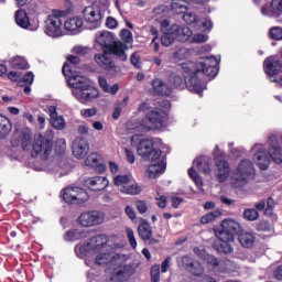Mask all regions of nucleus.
Returning a JSON list of instances; mask_svg holds the SVG:
<instances>
[{
  "label": "nucleus",
  "mask_w": 282,
  "mask_h": 282,
  "mask_svg": "<svg viewBox=\"0 0 282 282\" xmlns=\"http://www.w3.org/2000/svg\"><path fill=\"white\" fill-rule=\"evenodd\" d=\"M219 61L221 57L215 56L202 57L197 62L187 61L181 64L184 79L180 75H172L170 80L174 87L184 89L185 85L188 91L203 96L204 89H206L204 76L215 78L219 74Z\"/></svg>",
  "instance_id": "nucleus-1"
},
{
  "label": "nucleus",
  "mask_w": 282,
  "mask_h": 282,
  "mask_svg": "<svg viewBox=\"0 0 282 282\" xmlns=\"http://www.w3.org/2000/svg\"><path fill=\"white\" fill-rule=\"evenodd\" d=\"M111 238L107 235H97L84 242L75 246V254L78 259H84L85 265L96 269L107 268V265H116L120 261V254L111 248Z\"/></svg>",
  "instance_id": "nucleus-2"
},
{
  "label": "nucleus",
  "mask_w": 282,
  "mask_h": 282,
  "mask_svg": "<svg viewBox=\"0 0 282 282\" xmlns=\"http://www.w3.org/2000/svg\"><path fill=\"white\" fill-rule=\"evenodd\" d=\"M12 144H21L23 151H31L32 158H39L40 163L34 165L35 171H46V173H56L61 170L58 161L52 158L53 143L52 140L37 134L32 143V134L30 130H24L14 134Z\"/></svg>",
  "instance_id": "nucleus-3"
},
{
  "label": "nucleus",
  "mask_w": 282,
  "mask_h": 282,
  "mask_svg": "<svg viewBox=\"0 0 282 282\" xmlns=\"http://www.w3.org/2000/svg\"><path fill=\"white\" fill-rule=\"evenodd\" d=\"M80 63V57L70 55L68 56V62L64 64L62 72L66 78V83L72 89V95L78 102L82 105H87L91 100L98 98L99 93L96 87H93L91 80L83 75H79L78 72L74 70V65Z\"/></svg>",
  "instance_id": "nucleus-4"
},
{
  "label": "nucleus",
  "mask_w": 282,
  "mask_h": 282,
  "mask_svg": "<svg viewBox=\"0 0 282 282\" xmlns=\"http://www.w3.org/2000/svg\"><path fill=\"white\" fill-rule=\"evenodd\" d=\"M132 147H137V153L143 160L154 162L148 167V176L151 180L160 177L166 171V160L160 159L164 143L160 139H147L142 134H134L131 138Z\"/></svg>",
  "instance_id": "nucleus-5"
},
{
  "label": "nucleus",
  "mask_w": 282,
  "mask_h": 282,
  "mask_svg": "<svg viewBox=\"0 0 282 282\" xmlns=\"http://www.w3.org/2000/svg\"><path fill=\"white\" fill-rule=\"evenodd\" d=\"M138 111L145 113V118L129 120L127 122V129L130 133H147V131L162 129L169 118V113H166V111L151 107L150 101L141 102Z\"/></svg>",
  "instance_id": "nucleus-6"
},
{
  "label": "nucleus",
  "mask_w": 282,
  "mask_h": 282,
  "mask_svg": "<svg viewBox=\"0 0 282 282\" xmlns=\"http://www.w3.org/2000/svg\"><path fill=\"white\" fill-rule=\"evenodd\" d=\"M216 239L215 248L217 252L230 254L232 252V243H235V235L241 232V225L234 219L223 220L220 228L214 230Z\"/></svg>",
  "instance_id": "nucleus-7"
},
{
  "label": "nucleus",
  "mask_w": 282,
  "mask_h": 282,
  "mask_svg": "<svg viewBox=\"0 0 282 282\" xmlns=\"http://www.w3.org/2000/svg\"><path fill=\"white\" fill-rule=\"evenodd\" d=\"M95 41L97 45L105 52L119 58V61H127V46L122 41H116V35L109 31H100L96 34Z\"/></svg>",
  "instance_id": "nucleus-8"
},
{
  "label": "nucleus",
  "mask_w": 282,
  "mask_h": 282,
  "mask_svg": "<svg viewBox=\"0 0 282 282\" xmlns=\"http://www.w3.org/2000/svg\"><path fill=\"white\" fill-rule=\"evenodd\" d=\"M192 36L193 30L186 25L171 24L169 26V22H162L161 44L164 47H169L175 40L186 43V41H191Z\"/></svg>",
  "instance_id": "nucleus-9"
},
{
  "label": "nucleus",
  "mask_w": 282,
  "mask_h": 282,
  "mask_svg": "<svg viewBox=\"0 0 282 282\" xmlns=\"http://www.w3.org/2000/svg\"><path fill=\"white\" fill-rule=\"evenodd\" d=\"M252 177H254V163L249 159H245L238 164L235 173L232 174L231 184L236 188H241L246 186Z\"/></svg>",
  "instance_id": "nucleus-10"
},
{
  "label": "nucleus",
  "mask_w": 282,
  "mask_h": 282,
  "mask_svg": "<svg viewBox=\"0 0 282 282\" xmlns=\"http://www.w3.org/2000/svg\"><path fill=\"white\" fill-rule=\"evenodd\" d=\"M194 253L203 259L214 272H235V270H237L235 262L227 259L219 260L199 248H194Z\"/></svg>",
  "instance_id": "nucleus-11"
},
{
  "label": "nucleus",
  "mask_w": 282,
  "mask_h": 282,
  "mask_svg": "<svg viewBox=\"0 0 282 282\" xmlns=\"http://www.w3.org/2000/svg\"><path fill=\"white\" fill-rule=\"evenodd\" d=\"M44 32L46 36L51 39H59V36H65L64 20L58 11H54L52 14L47 15L44 22Z\"/></svg>",
  "instance_id": "nucleus-12"
},
{
  "label": "nucleus",
  "mask_w": 282,
  "mask_h": 282,
  "mask_svg": "<svg viewBox=\"0 0 282 282\" xmlns=\"http://www.w3.org/2000/svg\"><path fill=\"white\" fill-rule=\"evenodd\" d=\"M252 160L261 171H268L270 167V152L268 150V143H256L250 149Z\"/></svg>",
  "instance_id": "nucleus-13"
},
{
  "label": "nucleus",
  "mask_w": 282,
  "mask_h": 282,
  "mask_svg": "<svg viewBox=\"0 0 282 282\" xmlns=\"http://www.w3.org/2000/svg\"><path fill=\"white\" fill-rule=\"evenodd\" d=\"M62 197L66 204L80 205L89 199V194L84 188L68 186L62 192Z\"/></svg>",
  "instance_id": "nucleus-14"
},
{
  "label": "nucleus",
  "mask_w": 282,
  "mask_h": 282,
  "mask_svg": "<svg viewBox=\"0 0 282 282\" xmlns=\"http://www.w3.org/2000/svg\"><path fill=\"white\" fill-rule=\"evenodd\" d=\"M213 155L217 169V180L218 182H226V180L230 177V165L228 161L224 159V153H221L219 145L215 147Z\"/></svg>",
  "instance_id": "nucleus-15"
},
{
  "label": "nucleus",
  "mask_w": 282,
  "mask_h": 282,
  "mask_svg": "<svg viewBox=\"0 0 282 282\" xmlns=\"http://www.w3.org/2000/svg\"><path fill=\"white\" fill-rule=\"evenodd\" d=\"M116 268L108 275V282H127L133 274H135V268L131 264H115Z\"/></svg>",
  "instance_id": "nucleus-16"
},
{
  "label": "nucleus",
  "mask_w": 282,
  "mask_h": 282,
  "mask_svg": "<svg viewBox=\"0 0 282 282\" xmlns=\"http://www.w3.org/2000/svg\"><path fill=\"white\" fill-rule=\"evenodd\" d=\"M83 18L89 30H98L102 25V13L96 7H86L83 10Z\"/></svg>",
  "instance_id": "nucleus-17"
},
{
  "label": "nucleus",
  "mask_w": 282,
  "mask_h": 282,
  "mask_svg": "<svg viewBox=\"0 0 282 282\" xmlns=\"http://www.w3.org/2000/svg\"><path fill=\"white\" fill-rule=\"evenodd\" d=\"M78 225L84 228H91V226H100L105 221V214L98 210L82 213L77 219Z\"/></svg>",
  "instance_id": "nucleus-18"
},
{
  "label": "nucleus",
  "mask_w": 282,
  "mask_h": 282,
  "mask_svg": "<svg viewBox=\"0 0 282 282\" xmlns=\"http://www.w3.org/2000/svg\"><path fill=\"white\" fill-rule=\"evenodd\" d=\"M267 149L269 151V158L274 164H282V147L279 143V138L275 134H271L267 141Z\"/></svg>",
  "instance_id": "nucleus-19"
},
{
  "label": "nucleus",
  "mask_w": 282,
  "mask_h": 282,
  "mask_svg": "<svg viewBox=\"0 0 282 282\" xmlns=\"http://www.w3.org/2000/svg\"><path fill=\"white\" fill-rule=\"evenodd\" d=\"M109 54L111 53H105V51H102V53L95 54V63L110 74H118V72H120V67L116 65V62H113Z\"/></svg>",
  "instance_id": "nucleus-20"
},
{
  "label": "nucleus",
  "mask_w": 282,
  "mask_h": 282,
  "mask_svg": "<svg viewBox=\"0 0 282 282\" xmlns=\"http://www.w3.org/2000/svg\"><path fill=\"white\" fill-rule=\"evenodd\" d=\"M72 153L76 160H83L89 153V142L85 137H77L72 144Z\"/></svg>",
  "instance_id": "nucleus-21"
},
{
  "label": "nucleus",
  "mask_w": 282,
  "mask_h": 282,
  "mask_svg": "<svg viewBox=\"0 0 282 282\" xmlns=\"http://www.w3.org/2000/svg\"><path fill=\"white\" fill-rule=\"evenodd\" d=\"M83 18L73 17L68 18L64 21V35L70 34L76 36V34H80L83 32Z\"/></svg>",
  "instance_id": "nucleus-22"
},
{
  "label": "nucleus",
  "mask_w": 282,
  "mask_h": 282,
  "mask_svg": "<svg viewBox=\"0 0 282 282\" xmlns=\"http://www.w3.org/2000/svg\"><path fill=\"white\" fill-rule=\"evenodd\" d=\"M169 12H171V8H169V6H166V4H160L152 10V19L158 21V23L160 25L161 33H162V23H164V21H166L167 28L171 26V20L169 19Z\"/></svg>",
  "instance_id": "nucleus-23"
},
{
  "label": "nucleus",
  "mask_w": 282,
  "mask_h": 282,
  "mask_svg": "<svg viewBox=\"0 0 282 282\" xmlns=\"http://www.w3.org/2000/svg\"><path fill=\"white\" fill-rule=\"evenodd\" d=\"M264 72L267 76L272 78V76H276L282 72V64L275 56H269L264 59L263 63Z\"/></svg>",
  "instance_id": "nucleus-24"
},
{
  "label": "nucleus",
  "mask_w": 282,
  "mask_h": 282,
  "mask_svg": "<svg viewBox=\"0 0 282 282\" xmlns=\"http://www.w3.org/2000/svg\"><path fill=\"white\" fill-rule=\"evenodd\" d=\"M85 185L89 191H105L109 186V178L107 176H94L86 180Z\"/></svg>",
  "instance_id": "nucleus-25"
},
{
  "label": "nucleus",
  "mask_w": 282,
  "mask_h": 282,
  "mask_svg": "<svg viewBox=\"0 0 282 282\" xmlns=\"http://www.w3.org/2000/svg\"><path fill=\"white\" fill-rule=\"evenodd\" d=\"M208 0H173L171 10L174 14H184L188 12V7L185 3H206Z\"/></svg>",
  "instance_id": "nucleus-26"
},
{
  "label": "nucleus",
  "mask_w": 282,
  "mask_h": 282,
  "mask_svg": "<svg viewBox=\"0 0 282 282\" xmlns=\"http://www.w3.org/2000/svg\"><path fill=\"white\" fill-rule=\"evenodd\" d=\"M263 17H281L282 15V0H272L270 6H263L261 9Z\"/></svg>",
  "instance_id": "nucleus-27"
},
{
  "label": "nucleus",
  "mask_w": 282,
  "mask_h": 282,
  "mask_svg": "<svg viewBox=\"0 0 282 282\" xmlns=\"http://www.w3.org/2000/svg\"><path fill=\"white\" fill-rule=\"evenodd\" d=\"M152 89L156 96H171L172 88L161 78L152 80Z\"/></svg>",
  "instance_id": "nucleus-28"
},
{
  "label": "nucleus",
  "mask_w": 282,
  "mask_h": 282,
  "mask_svg": "<svg viewBox=\"0 0 282 282\" xmlns=\"http://www.w3.org/2000/svg\"><path fill=\"white\" fill-rule=\"evenodd\" d=\"M212 160L209 156H199L193 162V166H196L200 173L205 175H210L213 173V169H210Z\"/></svg>",
  "instance_id": "nucleus-29"
},
{
  "label": "nucleus",
  "mask_w": 282,
  "mask_h": 282,
  "mask_svg": "<svg viewBox=\"0 0 282 282\" xmlns=\"http://www.w3.org/2000/svg\"><path fill=\"white\" fill-rule=\"evenodd\" d=\"M139 237L143 241H149L153 237V229L151 228V225L147 220H141L139 227H138Z\"/></svg>",
  "instance_id": "nucleus-30"
},
{
  "label": "nucleus",
  "mask_w": 282,
  "mask_h": 282,
  "mask_svg": "<svg viewBox=\"0 0 282 282\" xmlns=\"http://www.w3.org/2000/svg\"><path fill=\"white\" fill-rule=\"evenodd\" d=\"M10 131H12V122L6 116L0 115V140L8 138Z\"/></svg>",
  "instance_id": "nucleus-31"
},
{
  "label": "nucleus",
  "mask_w": 282,
  "mask_h": 282,
  "mask_svg": "<svg viewBox=\"0 0 282 282\" xmlns=\"http://www.w3.org/2000/svg\"><path fill=\"white\" fill-rule=\"evenodd\" d=\"M213 20L209 17L200 18L196 22V25H194V29L198 32H213Z\"/></svg>",
  "instance_id": "nucleus-32"
},
{
  "label": "nucleus",
  "mask_w": 282,
  "mask_h": 282,
  "mask_svg": "<svg viewBox=\"0 0 282 282\" xmlns=\"http://www.w3.org/2000/svg\"><path fill=\"white\" fill-rule=\"evenodd\" d=\"M99 86L101 87L102 91L106 94H111V96H116L118 91H120V85L113 84L112 86L107 83V78L100 76L98 78Z\"/></svg>",
  "instance_id": "nucleus-33"
},
{
  "label": "nucleus",
  "mask_w": 282,
  "mask_h": 282,
  "mask_svg": "<svg viewBox=\"0 0 282 282\" xmlns=\"http://www.w3.org/2000/svg\"><path fill=\"white\" fill-rule=\"evenodd\" d=\"M15 23L23 30H30V18H28V12L18 10L15 12Z\"/></svg>",
  "instance_id": "nucleus-34"
},
{
  "label": "nucleus",
  "mask_w": 282,
  "mask_h": 282,
  "mask_svg": "<svg viewBox=\"0 0 282 282\" xmlns=\"http://www.w3.org/2000/svg\"><path fill=\"white\" fill-rule=\"evenodd\" d=\"M254 234L250 231H242L239 235V242L242 248H252L254 246Z\"/></svg>",
  "instance_id": "nucleus-35"
},
{
  "label": "nucleus",
  "mask_w": 282,
  "mask_h": 282,
  "mask_svg": "<svg viewBox=\"0 0 282 282\" xmlns=\"http://www.w3.org/2000/svg\"><path fill=\"white\" fill-rule=\"evenodd\" d=\"M119 191L123 195H140V193H142V187L138 185L135 180H133L132 183H129L128 185L120 187Z\"/></svg>",
  "instance_id": "nucleus-36"
},
{
  "label": "nucleus",
  "mask_w": 282,
  "mask_h": 282,
  "mask_svg": "<svg viewBox=\"0 0 282 282\" xmlns=\"http://www.w3.org/2000/svg\"><path fill=\"white\" fill-rule=\"evenodd\" d=\"M10 67L13 69H28L30 65L28 64V59L22 56H14L9 61Z\"/></svg>",
  "instance_id": "nucleus-37"
},
{
  "label": "nucleus",
  "mask_w": 282,
  "mask_h": 282,
  "mask_svg": "<svg viewBox=\"0 0 282 282\" xmlns=\"http://www.w3.org/2000/svg\"><path fill=\"white\" fill-rule=\"evenodd\" d=\"M87 234L80 229L68 230L64 235L65 241H78V239H85Z\"/></svg>",
  "instance_id": "nucleus-38"
},
{
  "label": "nucleus",
  "mask_w": 282,
  "mask_h": 282,
  "mask_svg": "<svg viewBox=\"0 0 282 282\" xmlns=\"http://www.w3.org/2000/svg\"><path fill=\"white\" fill-rule=\"evenodd\" d=\"M133 180L134 178L131 174L117 175L113 177V184L119 188H123V186H127L128 184H132Z\"/></svg>",
  "instance_id": "nucleus-39"
},
{
  "label": "nucleus",
  "mask_w": 282,
  "mask_h": 282,
  "mask_svg": "<svg viewBox=\"0 0 282 282\" xmlns=\"http://www.w3.org/2000/svg\"><path fill=\"white\" fill-rule=\"evenodd\" d=\"M188 176L196 184L197 189L202 191V193H204V181H202V177L199 176V174L197 173V171L194 167H191L188 170Z\"/></svg>",
  "instance_id": "nucleus-40"
},
{
  "label": "nucleus",
  "mask_w": 282,
  "mask_h": 282,
  "mask_svg": "<svg viewBox=\"0 0 282 282\" xmlns=\"http://www.w3.org/2000/svg\"><path fill=\"white\" fill-rule=\"evenodd\" d=\"M127 105H129V97H124L122 101H118L115 105V110L112 112L113 120H118V118H120V116L122 113V109H124V107H127Z\"/></svg>",
  "instance_id": "nucleus-41"
},
{
  "label": "nucleus",
  "mask_w": 282,
  "mask_h": 282,
  "mask_svg": "<svg viewBox=\"0 0 282 282\" xmlns=\"http://www.w3.org/2000/svg\"><path fill=\"white\" fill-rule=\"evenodd\" d=\"M191 56V52L188 48L181 46L173 53V58L176 61V63H180V61H185V58H188Z\"/></svg>",
  "instance_id": "nucleus-42"
},
{
  "label": "nucleus",
  "mask_w": 282,
  "mask_h": 282,
  "mask_svg": "<svg viewBox=\"0 0 282 282\" xmlns=\"http://www.w3.org/2000/svg\"><path fill=\"white\" fill-rule=\"evenodd\" d=\"M187 272L189 274H193V276H202L204 274V267L199 261H195L192 263L191 268L187 269Z\"/></svg>",
  "instance_id": "nucleus-43"
},
{
  "label": "nucleus",
  "mask_w": 282,
  "mask_h": 282,
  "mask_svg": "<svg viewBox=\"0 0 282 282\" xmlns=\"http://www.w3.org/2000/svg\"><path fill=\"white\" fill-rule=\"evenodd\" d=\"M100 154L93 152L86 159V166H100Z\"/></svg>",
  "instance_id": "nucleus-44"
},
{
  "label": "nucleus",
  "mask_w": 282,
  "mask_h": 282,
  "mask_svg": "<svg viewBox=\"0 0 282 282\" xmlns=\"http://www.w3.org/2000/svg\"><path fill=\"white\" fill-rule=\"evenodd\" d=\"M217 217H221V212L215 210L212 212L200 218V224L206 225V224H213Z\"/></svg>",
  "instance_id": "nucleus-45"
},
{
  "label": "nucleus",
  "mask_w": 282,
  "mask_h": 282,
  "mask_svg": "<svg viewBox=\"0 0 282 282\" xmlns=\"http://www.w3.org/2000/svg\"><path fill=\"white\" fill-rule=\"evenodd\" d=\"M183 21L187 23V25H197V21H199V18L195 12L193 11H186L183 15Z\"/></svg>",
  "instance_id": "nucleus-46"
},
{
  "label": "nucleus",
  "mask_w": 282,
  "mask_h": 282,
  "mask_svg": "<svg viewBox=\"0 0 282 282\" xmlns=\"http://www.w3.org/2000/svg\"><path fill=\"white\" fill-rule=\"evenodd\" d=\"M120 39L123 43V45H131L133 43V33L131 31L123 29L120 32Z\"/></svg>",
  "instance_id": "nucleus-47"
},
{
  "label": "nucleus",
  "mask_w": 282,
  "mask_h": 282,
  "mask_svg": "<svg viewBox=\"0 0 282 282\" xmlns=\"http://www.w3.org/2000/svg\"><path fill=\"white\" fill-rule=\"evenodd\" d=\"M52 126L57 129L58 131H63L65 127H67V123L65 122V118L63 116L53 117Z\"/></svg>",
  "instance_id": "nucleus-48"
},
{
  "label": "nucleus",
  "mask_w": 282,
  "mask_h": 282,
  "mask_svg": "<svg viewBox=\"0 0 282 282\" xmlns=\"http://www.w3.org/2000/svg\"><path fill=\"white\" fill-rule=\"evenodd\" d=\"M243 217L247 221H257L259 219V212L254 208H248L243 212Z\"/></svg>",
  "instance_id": "nucleus-49"
},
{
  "label": "nucleus",
  "mask_w": 282,
  "mask_h": 282,
  "mask_svg": "<svg viewBox=\"0 0 282 282\" xmlns=\"http://www.w3.org/2000/svg\"><path fill=\"white\" fill-rule=\"evenodd\" d=\"M194 262L195 260L193 259V257L183 256L181 258V261L178 262V265H181L182 268H184V270H186V272H188V269L193 265Z\"/></svg>",
  "instance_id": "nucleus-50"
},
{
  "label": "nucleus",
  "mask_w": 282,
  "mask_h": 282,
  "mask_svg": "<svg viewBox=\"0 0 282 282\" xmlns=\"http://www.w3.org/2000/svg\"><path fill=\"white\" fill-rule=\"evenodd\" d=\"M126 234L131 248L135 250L138 248V240H135V234L133 232V229L128 227L126 229Z\"/></svg>",
  "instance_id": "nucleus-51"
},
{
  "label": "nucleus",
  "mask_w": 282,
  "mask_h": 282,
  "mask_svg": "<svg viewBox=\"0 0 282 282\" xmlns=\"http://www.w3.org/2000/svg\"><path fill=\"white\" fill-rule=\"evenodd\" d=\"M269 36L273 39L274 41H281L282 40V28L281 26H273L269 31Z\"/></svg>",
  "instance_id": "nucleus-52"
},
{
  "label": "nucleus",
  "mask_w": 282,
  "mask_h": 282,
  "mask_svg": "<svg viewBox=\"0 0 282 282\" xmlns=\"http://www.w3.org/2000/svg\"><path fill=\"white\" fill-rule=\"evenodd\" d=\"M208 41V34L196 33L192 35L191 43H206Z\"/></svg>",
  "instance_id": "nucleus-53"
},
{
  "label": "nucleus",
  "mask_w": 282,
  "mask_h": 282,
  "mask_svg": "<svg viewBox=\"0 0 282 282\" xmlns=\"http://www.w3.org/2000/svg\"><path fill=\"white\" fill-rule=\"evenodd\" d=\"M151 282H160V264L152 265Z\"/></svg>",
  "instance_id": "nucleus-54"
},
{
  "label": "nucleus",
  "mask_w": 282,
  "mask_h": 282,
  "mask_svg": "<svg viewBox=\"0 0 282 282\" xmlns=\"http://www.w3.org/2000/svg\"><path fill=\"white\" fill-rule=\"evenodd\" d=\"M96 113H98V109L96 108H86V109H82L80 111L82 118H94Z\"/></svg>",
  "instance_id": "nucleus-55"
},
{
  "label": "nucleus",
  "mask_w": 282,
  "mask_h": 282,
  "mask_svg": "<svg viewBox=\"0 0 282 282\" xmlns=\"http://www.w3.org/2000/svg\"><path fill=\"white\" fill-rule=\"evenodd\" d=\"M258 230H262L264 232H269V230H274V225H271L268 220H262L258 225Z\"/></svg>",
  "instance_id": "nucleus-56"
},
{
  "label": "nucleus",
  "mask_w": 282,
  "mask_h": 282,
  "mask_svg": "<svg viewBox=\"0 0 282 282\" xmlns=\"http://www.w3.org/2000/svg\"><path fill=\"white\" fill-rule=\"evenodd\" d=\"M274 206H275L274 198H272V197L268 198L267 209H265L264 214L265 215H271V216L274 215Z\"/></svg>",
  "instance_id": "nucleus-57"
},
{
  "label": "nucleus",
  "mask_w": 282,
  "mask_h": 282,
  "mask_svg": "<svg viewBox=\"0 0 282 282\" xmlns=\"http://www.w3.org/2000/svg\"><path fill=\"white\" fill-rule=\"evenodd\" d=\"M22 83L24 85H32L34 83V73L28 72L23 77H22Z\"/></svg>",
  "instance_id": "nucleus-58"
},
{
  "label": "nucleus",
  "mask_w": 282,
  "mask_h": 282,
  "mask_svg": "<svg viewBox=\"0 0 282 282\" xmlns=\"http://www.w3.org/2000/svg\"><path fill=\"white\" fill-rule=\"evenodd\" d=\"M171 257H167L161 264V272L163 274H166V272H169V270L171 269Z\"/></svg>",
  "instance_id": "nucleus-59"
},
{
  "label": "nucleus",
  "mask_w": 282,
  "mask_h": 282,
  "mask_svg": "<svg viewBox=\"0 0 282 282\" xmlns=\"http://www.w3.org/2000/svg\"><path fill=\"white\" fill-rule=\"evenodd\" d=\"M130 62L138 69H140V67L142 66V63L140 62V55H138V53L131 55Z\"/></svg>",
  "instance_id": "nucleus-60"
},
{
  "label": "nucleus",
  "mask_w": 282,
  "mask_h": 282,
  "mask_svg": "<svg viewBox=\"0 0 282 282\" xmlns=\"http://www.w3.org/2000/svg\"><path fill=\"white\" fill-rule=\"evenodd\" d=\"M155 199L156 206H159V208H164L166 206V196L158 194Z\"/></svg>",
  "instance_id": "nucleus-61"
},
{
  "label": "nucleus",
  "mask_w": 282,
  "mask_h": 282,
  "mask_svg": "<svg viewBox=\"0 0 282 282\" xmlns=\"http://www.w3.org/2000/svg\"><path fill=\"white\" fill-rule=\"evenodd\" d=\"M106 25L109 30H116L118 28V21L111 17L107 18Z\"/></svg>",
  "instance_id": "nucleus-62"
},
{
  "label": "nucleus",
  "mask_w": 282,
  "mask_h": 282,
  "mask_svg": "<svg viewBox=\"0 0 282 282\" xmlns=\"http://www.w3.org/2000/svg\"><path fill=\"white\" fill-rule=\"evenodd\" d=\"M137 208L139 213L144 214L147 210H149V207L147 206V203L143 200L137 202Z\"/></svg>",
  "instance_id": "nucleus-63"
},
{
  "label": "nucleus",
  "mask_w": 282,
  "mask_h": 282,
  "mask_svg": "<svg viewBox=\"0 0 282 282\" xmlns=\"http://www.w3.org/2000/svg\"><path fill=\"white\" fill-rule=\"evenodd\" d=\"M8 78H9L10 80H13V82L20 80V79H21V73H20V72H17V70H11V72L8 74Z\"/></svg>",
  "instance_id": "nucleus-64"
}]
</instances>
